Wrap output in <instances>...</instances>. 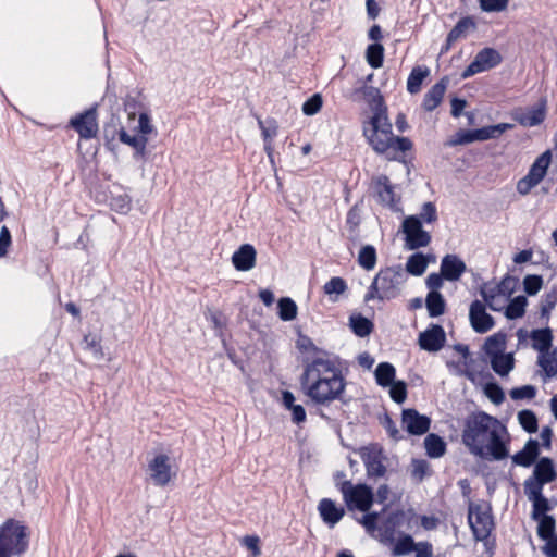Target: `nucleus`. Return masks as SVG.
<instances>
[{
	"label": "nucleus",
	"instance_id": "obj_54",
	"mask_svg": "<svg viewBox=\"0 0 557 557\" xmlns=\"http://www.w3.org/2000/svg\"><path fill=\"white\" fill-rule=\"evenodd\" d=\"M543 285V278L540 275L529 274L523 278V288L524 292L533 296L540 292Z\"/></svg>",
	"mask_w": 557,
	"mask_h": 557
},
{
	"label": "nucleus",
	"instance_id": "obj_52",
	"mask_svg": "<svg viewBox=\"0 0 557 557\" xmlns=\"http://www.w3.org/2000/svg\"><path fill=\"white\" fill-rule=\"evenodd\" d=\"M411 466V475L417 482H421L430 472V465L424 459H413Z\"/></svg>",
	"mask_w": 557,
	"mask_h": 557
},
{
	"label": "nucleus",
	"instance_id": "obj_55",
	"mask_svg": "<svg viewBox=\"0 0 557 557\" xmlns=\"http://www.w3.org/2000/svg\"><path fill=\"white\" fill-rule=\"evenodd\" d=\"M557 304V292L552 290L549 293H546L541 301V315L543 318H548L550 314V311L555 308Z\"/></svg>",
	"mask_w": 557,
	"mask_h": 557
},
{
	"label": "nucleus",
	"instance_id": "obj_11",
	"mask_svg": "<svg viewBox=\"0 0 557 557\" xmlns=\"http://www.w3.org/2000/svg\"><path fill=\"white\" fill-rule=\"evenodd\" d=\"M403 232L406 235V245L410 250L426 247L431 242V235L422 228V223L416 215L407 216L404 220Z\"/></svg>",
	"mask_w": 557,
	"mask_h": 557
},
{
	"label": "nucleus",
	"instance_id": "obj_38",
	"mask_svg": "<svg viewBox=\"0 0 557 557\" xmlns=\"http://www.w3.org/2000/svg\"><path fill=\"white\" fill-rule=\"evenodd\" d=\"M528 300L524 296H517L510 300L505 310V315L509 320L522 318L525 313Z\"/></svg>",
	"mask_w": 557,
	"mask_h": 557
},
{
	"label": "nucleus",
	"instance_id": "obj_41",
	"mask_svg": "<svg viewBox=\"0 0 557 557\" xmlns=\"http://www.w3.org/2000/svg\"><path fill=\"white\" fill-rule=\"evenodd\" d=\"M366 59L371 67H381L384 60V47L379 42L369 45L366 51Z\"/></svg>",
	"mask_w": 557,
	"mask_h": 557
},
{
	"label": "nucleus",
	"instance_id": "obj_39",
	"mask_svg": "<svg viewBox=\"0 0 557 557\" xmlns=\"http://www.w3.org/2000/svg\"><path fill=\"white\" fill-rule=\"evenodd\" d=\"M377 260L376 249L372 245L363 246L358 255V263L361 268L367 271L373 270L375 268Z\"/></svg>",
	"mask_w": 557,
	"mask_h": 557
},
{
	"label": "nucleus",
	"instance_id": "obj_23",
	"mask_svg": "<svg viewBox=\"0 0 557 557\" xmlns=\"http://www.w3.org/2000/svg\"><path fill=\"white\" fill-rule=\"evenodd\" d=\"M448 85V78L443 77L440 82L431 87V89L424 95L423 108L425 111H433L436 109L443 100L446 88Z\"/></svg>",
	"mask_w": 557,
	"mask_h": 557
},
{
	"label": "nucleus",
	"instance_id": "obj_15",
	"mask_svg": "<svg viewBox=\"0 0 557 557\" xmlns=\"http://www.w3.org/2000/svg\"><path fill=\"white\" fill-rule=\"evenodd\" d=\"M401 424L408 433L412 435H422L430 429L431 420L424 414H420L416 409H404L401 413Z\"/></svg>",
	"mask_w": 557,
	"mask_h": 557
},
{
	"label": "nucleus",
	"instance_id": "obj_46",
	"mask_svg": "<svg viewBox=\"0 0 557 557\" xmlns=\"http://www.w3.org/2000/svg\"><path fill=\"white\" fill-rule=\"evenodd\" d=\"M480 294H481L482 298L484 299V301L486 302V305L491 308V310H493V311L500 310L499 306H494V300H496L497 298H502V294L496 289V284L492 285V284L485 283L481 287Z\"/></svg>",
	"mask_w": 557,
	"mask_h": 557
},
{
	"label": "nucleus",
	"instance_id": "obj_19",
	"mask_svg": "<svg viewBox=\"0 0 557 557\" xmlns=\"http://www.w3.org/2000/svg\"><path fill=\"white\" fill-rule=\"evenodd\" d=\"M465 261L457 255H446L442 258L440 271L446 281L456 282L466 272Z\"/></svg>",
	"mask_w": 557,
	"mask_h": 557
},
{
	"label": "nucleus",
	"instance_id": "obj_44",
	"mask_svg": "<svg viewBox=\"0 0 557 557\" xmlns=\"http://www.w3.org/2000/svg\"><path fill=\"white\" fill-rule=\"evenodd\" d=\"M537 521V535L542 540H547L554 536L556 521L553 516L542 517L540 519H533Z\"/></svg>",
	"mask_w": 557,
	"mask_h": 557
},
{
	"label": "nucleus",
	"instance_id": "obj_7",
	"mask_svg": "<svg viewBox=\"0 0 557 557\" xmlns=\"http://www.w3.org/2000/svg\"><path fill=\"white\" fill-rule=\"evenodd\" d=\"M337 486L349 509H358L362 512H367L371 508L374 495L370 486L366 484L352 485L350 481L337 483Z\"/></svg>",
	"mask_w": 557,
	"mask_h": 557
},
{
	"label": "nucleus",
	"instance_id": "obj_9",
	"mask_svg": "<svg viewBox=\"0 0 557 557\" xmlns=\"http://www.w3.org/2000/svg\"><path fill=\"white\" fill-rule=\"evenodd\" d=\"M358 454L364 463L367 475L369 478L376 479L385 475V456L383 454V449L377 444L363 446L358 450Z\"/></svg>",
	"mask_w": 557,
	"mask_h": 557
},
{
	"label": "nucleus",
	"instance_id": "obj_18",
	"mask_svg": "<svg viewBox=\"0 0 557 557\" xmlns=\"http://www.w3.org/2000/svg\"><path fill=\"white\" fill-rule=\"evenodd\" d=\"M150 478L156 485L164 486L171 480V466L169 457L158 455L149 462Z\"/></svg>",
	"mask_w": 557,
	"mask_h": 557
},
{
	"label": "nucleus",
	"instance_id": "obj_63",
	"mask_svg": "<svg viewBox=\"0 0 557 557\" xmlns=\"http://www.w3.org/2000/svg\"><path fill=\"white\" fill-rule=\"evenodd\" d=\"M12 244L11 233L5 225L0 227V258L7 256L9 247Z\"/></svg>",
	"mask_w": 557,
	"mask_h": 557
},
{
	"label": "nucleus",
	"instance_id": "obj_8",
	"mask_svg": "<svg viewBox=\"0 0 557 557\" xmlns=\"http://www.w3.org/2000/svg\"><path fill=\"white\" fill-rule=\"evenodd\" d=\"M550 162L552 152L549 150L540 154L530 166L527 175L517 182V191L522 196L528 195L544 180Z\"/></svg>",
	"mask_w": 557,
	"mask_h": 557
},
{
	"label": "nucleus",
	"instance_id": "obj_31",
	"mask_svg": "<svg viewBox=\"0 0 557 557\" xmlns=\"http://www.w3.org/2000/svg\"><path fill=\"white\" fill-rule=\"evenodd\" d=\"M424 447L430 458H440L446 451V443L437 434H428L424 438Z\"/></svg>",
	"mask_w": 557,
	"mask_h": 557
},
{
	"label": "nucleus",
	"instance_id": "obj_45",
	"mask_svg": "<svg viewBox=\"0 0 557 557\" xmlns=\"http://www.w3.org/2000/svg\"><path fill=\"white\" fill-rule=\"evenodd\" d=\"M474 24L471 21L470 17L461 18L448 33V46H451L454 42H456L458 39L463 37L467 33V30L470 27H473Z\"/></svg>",
	"mask_w": 557,
	"mask_h": 557
},
{
	"label": "nucleus",
	"instance_id": "obj_13",
	"mask_svg": "<svg viewBox=\"0 0 557 557\" xmlns=\"http://www.w3.org/2000/svg\"><path fill=\"white\" fill-rule=\"evenodd\" d=\"M547 101L542 98L536 106L527 109H516L512 111V119L523 127H534L540 125L546 117Z\"/></svg>",
	"mask_w": 557,
	"mask_h": 557
},
{
	"label": "nucleus",
	"instance_id": "obj_5",
	"mask_svg": "<svg viewBox=\"0 0 557 557\" xmlns=\"http://www.w3.org/2000/svg\"><path fill=\"white\" fill-rule=\"evenodd\" d=\"M29 544V532L22 522L8 519L0 525V557L24 554Z\"/></svg>",
	"mask_w": 557,
	"mask_h": 557
},
{
	"label": "nucleus",
	"instance_id": "obj_53",
	"mask_svg": "<svg viewBox=\"0 0 557 557\" xmlns=\"http://www.w3.org/2000/svg\"><path fill=\"white\" fill-rule=\"evenodd\" d=\"M389 387L391 398L397 404H403L407 398V384L404 381H395Z\"/></svg>",
	"mask_w": 557,
	"mask_h": 557
},
{
	"label": "nucleus",
	"instance_id": "obj_56",
	"mask_svg": "<svg viewBox=\"0 0 557 557\" xmlns=\"http://www.w3.org/2000/svg\"><path fill=\"white\" fill-rule=\"evenodd\" d=\"M509 395L513 400L532 399L536 395V388L533 385H523L512 388Z\"/></svg>",
	"mask_w": 557,
	"mask_h": 557
},
{
	"label": "nucleus",
	"instance_id": "obj_64",
	"mask_svg": "<svg viewBox=\"0 0 557 557\" xmlns=\"http://www.w3.org/2000/svg\"><path fill=\"white\" fill-rule=\"evenodd\" d=\"M414 557H433V545L428 541L416 543Z\"/></svg>",
	"mask_w": 557,
	"mask_h": 557
},
{
	"label": "nucleus",
	"instance_id": "obj_42",
	"mask_svg": "<svg viewBox=\"0 0 557 557\" xmlns=\"http://www.w3.org/2000/svg\"><path fill=\"white\" fill-rule=\"evenodd\" d=\"M278 317L283 321H292L297 315V305L289 297H283L277 301Z\"/></svg>",
	"mask_w": 557,
	"mask_h": 557
},
{
	"label": "nucleus",
	"instance_id": "obj_33",
	"mask_svg": "<svg viewBox=\"0 0 557 557\" xmlns=\"http://www.w3.org/2000/svg\"><path fill=\"white\" fill-rule=\"evenodd\" d=\"M429 74L430 70L426 66H414L407 79V90L412 95L419 92Z\"/></svg>",
	"mask_w": 557,
	"mask_h": 557
},
{
	"label": "nucleus",
	"instance_id": "obj_60",
	"mask_svg": "<svg viewBox=\"0 0 557 557\" xmlns=\"http://www.w3.org/2000/svg\"><path fill=\"white\" fill-rule=\"evenodd\" d=\"M421 223H433L437 220V210L433 202H424L419 215H417Z\"/></svg>",
	"mask_w": 557,
	"mask_h": 557
},
{
	"label": "nucleus",
	"instance_id": "obj_61",
	"mask_svg": "<svg viewBox=\"0 0 557 557\" xmlns=\"http://www.w3.org/2000/svg\"><path fill=\"white\" fill-rule=\"evenodd\" d=\"M113 210L120 213H127L131 210V198L127 195H119L111 198L110 202Z\"/></svg>",
	"mask_w": 557,
	"mask_h": 557
},
{
	"label": "nucleus",
	"instance_id": "obj_2",
	"mask_svg": "<svg viewBox=\"0 0 557 557\" xmlns=\"http://www.w3.org/2000/svg\"><path fill=\"white\" fill-rule=\"evenodd\" d=\"M306 395L318 405L339 399L345 391V379L337 357L321 352L307 362L301 377Z\"/></svg>",
	"mask_w": 557,
	"mask_h": 557
},
{
	"label": "nucleus",
	"instance_id": "obj_4",
	"mask_svg": "<svg viewBox=\"0 0 557 557\" xmlns=\"http://www.w3.org/2000/svg\"><path fill=\"white\" fill-rule=\"evenodd\" d=\"M407 274L400 264L381 269L364 295V301H391L400 296Z\"/></svg>",
	"mask_w": 557,
	"mask_h": 557
},
{
	"label": "nucleus",
	"instance_id": "obj_29",
	"mask_svg": "<svg viewBox=\"0 0 557 557\" xmlns=\"http://www.w3.org/2000/svg\"><path fill=\"white\" fill-rule=\"evenodd\" d=\"M119 139L135 149L134 158H144L146 153L147 138L129 135L124 128L119 132Z\"/></svg>",
	"mask_w": 557,
	"mask_h": 557
},
{
	"label": "nucleus",
	"instance_id": "obj_22",
	"mask_svg": "<svg viewBox=\"0 0 557 557\" xmlns=\"http://www.w3.org/2000/svg\"><path fill=\"white\" fill-rule=\"evenodd\" d=\"M537 364L542 369V379L544 382L557 377V348L541 352L537 356Z\"/></svg>",
	"mask_w": 557,
	"mask_h": 557
},
{
	"label": "nucleus",
	"instance_id": "obj_47",
	"mask_svg": "<svg viewBox=\"0 0 557 557\" xmlns=\"http://www.w3.org/2000/svg\"><path fill=\"white\" fill-rule=\"evenodd\" d=\"M518 421L528 433L537 431V418L532 410L524 409L518 412Z\"/></svg>",
	"mask_w": 557,
	"mask_h": 557
},
{
	"label": "nucleus",
	"instance_id": "obj_24",
	"mask_svg": "<svg viewBox=\"0 0 557 557\" xmlns=\"http://www.w3.org/2000/svg\"><path fill=\"white\" fill-rule=\"evenodd\" d=\"M540 454L539 443L536 440L530 438L524 447L512 456V462L521 467H530L534 463Z\"/></svg>",
	"mask_w": 557,
	"mask_h": 557
},
{
	"label": "nucleus",
	"instance_id": "obj_30",
	"mask_svg": "<svg viewBox=\"0 0 557 557\" xmlns=\"http://www.w3.org/2000/svg\"><path fill=\"white\" fill-rule=\"evenodd\" d=\"M515 127L513 124L510 123H499L496 125H488L484 126L482 128H476V135L479 141H484L488 139H497L499 138L505 132L510 131Z\"/></svg>",
	"mask_w": 557,
	"mask_h": 557
},
{
	"label": "nucleus",
	"instance_id": "obj_37",
	"mask_svg": "<svg viewBox=\"0 0 557 557\" xmlns=\"http://www.w3.org/2000/svg\"><path fill=\"white\" fill-rule=\"evenodd\" d=\"M347 289V284L344 278L334 276L327 281L323 286V292L329 296L331 301H337L339 295L344 294Z\"/></svg>",
	"mask_w": 557,
	"mask_h": 557
},
{
	"label": "nucleus",
	"instance_id": "obj_58",
	"mask_svg": "<svg viewBox=\"0 0 557 557\" xmlns=\"http://www.w3.org/2000/svg\"><path fill=\"white\" fill-rule=\"evenodd\" d=\"M322 97L319 94H314L309 99H307L302 104V112L306 115H314L317 114L322 107Z\"/></svg>",
	"mask_w": 557,
	"mask_h": 557
},
{
	"label": "nucleus",
	"instance_id": "obj_51",
	"mask_svg": "<svg viewBox=\"0 0 557 557\" xmlns=\"http://www.w3.org/2000/svg\"><path fill=\"white\" fill-rule=\"evenodd\" d=\"M517 286V280L510 275H506L496 284V289L502 294V298L506 300L511 296Z\"/></svg>",
	"mask_w": 557,
	"mask_h": 557
},
{
	"label": "nucleus",
	"instance_id": "obj_17",
	"mask_svg": "<svg viewBox=\"0 0 557 557\" xmlns=\"http://www.w3.org/2000/svg\"><path fill=\"white\" fill-rule=\"evenodd\" d=\"M374 189L382 205L392 210H398L399 199L396 198L394 186L386 175H380L374 180Z\"/></svg>",
	"mask_w": 557,
	"mask_h": 557
},
{
	"label": "nucleus",
	"instance_id": "obj_14",
	"mask_svg": "<svg viewBox=\"0 0 557 557\" xmlns=\"http://www.w3.org/2000/svg\"><path fill=\"white\" fill-rule=\"evenodd\" d=\"M469 319L476 333H486L494 326L493 317L486 312L485 305L480 300L470 305Z\"/></svg>",
	"mask_w": 557,
	"mask_h": 557
},
{
	"label": "nucleus",
	"instance_id": "obj_16",
	"mask_svg": "<svg viewBox=\"0 0 557 557\" xmlns=\"http://www.w3.org/2000/svg\"><path fill=\"white\" fill-rule=\"evenodd\" d=\"M446 341L444 329L438 324H432L419 335V346L426 351H438L443 348Z\"/></svg>",
	"mask_w": 557,
	"mask_h": 557
},
{
	"label": "nucleus",
	"instance_id": "obj_36",
	"mask_svg": "<svg viewBox=\"0 0 557 557\" xmlns=\"http://www.w3.org/2000/svg\"><path fill=\"white\" fill-rule=\"evenodd\" d=\"M426 267L428 260L425 256L421 252H416L408 258L406 269L404 271L406 274L409 273L414 276H420L425 272Z\"/></svg>",
	"mask_w": 557,
	"mask_h": 557
},
{
	"label": "nucleus",
	"instance_id": "obj_20",
	"mask_svg": "<svg viewBox=\"0 0 557 557\" xmlns=\"http://www.w3.org/2000/svg\"><path fill=\"white\" fill-rule=\"evenodd\" d=\"M232 262L238 271H249L256 263V249L250 244L242 245L232 257Z\"/></svg>",
	"mask_w": 557,
	"mask_h": 557
},
{
	"label": "nucleus",
	"instance_id": "obj_6",
	"mask_svg": "<svg viewBox=\"0 0 557 557\" xmlns=\"http://www.w3.org/2000/svg\"><path fill=\"white\" fill-rule=\"evenodd\" d=\"M468 523L476 541L486 540L494 529V519L490 504L470 502L468 506Z\"/></svg>",
	"mask_w": 557,
	"mask_h": 557
},
{
	"label": "nucleus",
	"instance_id": "obj_3",
	"mask_svg": "<svg viewBox=\"0 0 557 557\" xmlns=\"http://www.w3.org/2000/svg\"><path fill=\"white\" fill-rule=\"evenodd\" d=\"M366 97L373 100V115L369 126L363 127V135L371 148L388 161H401L406 151L412 148L411 141L406 137L393 134L392 123L387 116V109L377 88L364 87Z\"/></svg>",
	"mask_w": 557,
	"mask_h": 557
},
{
	"label": "nucleus",
	"instance_id": "obj_49",
	"mask_svg": "<svg viewBox=\"0 0 557 557\" xmlns=\"http://www.w3.org/2000/svg\"><path fill=\"white\" fill-rule=\"evenodd\" d=\"M473 141H479L478 135H476V129H469V131L460 129L454 135V137H451L447 141V145L453 147V146H458V145H467V144H470Z\"/></svg>",
	"mask_w": 557,
	"mask_h": 557
},
{
	"label": "nucleus",
	"instance_id": "obj_34",
	"mask_svg": "<svg viewBox=\"0 0 557 557\" xmlns=\"http://www.w3.org/2000/svg\"><path fill=\"white\" fill-rule=\"evenodd\" d=\"M506 334L500 332L487 337L484 343L485 354L490 358L503 354L506 349Z\"/></svg>",
	"mask_w": 557,
	"mask_h": 557
},
{
	"label": "nucleus",
	"instance_id": "obj_57",
	"mask_svg": "<svg viewBox=\"0 0 557 557\" xmlns=\"http://www.w3.org/2000/svg\"><path fill=\"white\" fill-rule=\"evenodd\" d=\"M84 344L85 348L90 350L96 359H102L103 351L98 336L91 334L85 335Z\"/></svg>",
	"mask_w": 557,
	"mask_h": 557
},
{
	"label": "nucleus",
	"instance_id": "obj_35",
	"mask_svg": "<svg viewBox=\"0 0 557 557\" xmlns=\"http://www.w3.org/2000/svg\"><path fill=\"white\" fill-rule=\"evenodd\" d=\"M374 374L377 385L387 387L395 382L396 370L392 363L381 362L377 364Z\"/></svg>",
	"mask_w": 557,
	"mask_h": 557
},
{
	"label": "nucleus",
	"instance_id": "obj_43",
	"mask_svg": "<svg viewBox=\"0 0 557 557\" xmlns=\"http://www.w3.org/2000/svg\"><path fill=\"white\" fill-rule=\"evenodd\" d=\"M350 326L357 336L364 337L372 332V322L362 315L350 317Z\"/></svg>",
	"mask_w": 557,
	"mask_h": 557
},
{
	"label": "nucleus",
	"instance_id": "obj_62",
	"mask_svg": "<svg viewBox=\"0 0 557 557\" xmlns=\"http://www.w3.org/2000/svg\"><path fill=\"white\" fill-rule=\"evenodd\" d=\"M508 5V0H480V7L484 12H500Z\"/></svg>",
	"mask_w": 557,
	"mask_h": 557
},
{
	"label": "nucleus",
	"instance_id": "obj_25",
	"mask_svg": "<svg viewBox=\"0 0 557 557\" xmlns=\"http://www.w3.org/2000/svg\"><path fill=\"white\" fill-rule=\"evenodd\" d=\"M533 476L541 480L542 483H550L557 479V472L554 462L548 457H542L535 463Z\"/></svg>",
	"mask_w": 557,
	"mask_h": 557
},
{
	"label": "nucleus",
	"instance_id": "obj_10",
	"mask_svg": "<svg viewBox=\"0 0 557 557\" xmlns=\"http://www.w3.org/2000/svg\"><path fill=\"white\" fill-rule=\"evenodd\" d=\"M503 61L500 53L494 48H484L480 50L473 61L462 72L463 79L469 78L475 74L488 71L496 67Z\"/></svg>",
	"mask_w": 557,
	"mask_h": 557
},
{
	"label": "nucleus",
	"instance_id": "obj_27",
	"mask_svg": "<svg viewBox=\"0 0 557 557\" xmlns=\"http://www.w3.org/2000/svg\"><path fill=\"white\" fill-rule=\"evenodd\" d=\"M531 338L533 341L532 347L537 350L539 354L554 349L552 345L553 335L548 327L532 331Z\"/></svg>",
	"mask_w": 557,
	"mask_h": 557
},
{
	"label": "nucleus",
	"instance_id": "obj_32",
	"mask_svg": "<svg viewBox=\"0 0 557 557\" xmlns=\"http://www.w3.org/2000/svg\"><path fill=\"white\" fill-rule=\"evenodd\" d=\"M425 306L431 318H436L445 312L446 302L440 292H429L425 298Z\"/></svg>",
	"mask_w": 557,
	"mask_h": 557
},
{
	"label": "nucleus",
	"instance_id": "obj_50",
	"mask_svg": "<svg viewBox=\"0 0 557 557\" xmlns=\"http://www.w3.org/2000/svg\"><path fill=\"white\" fill-rule=\"evenodd\" d=\"M545 483H542L541 480L534 478L533 475L530 476L524 481V494L528 497L529 500H532L536 497H540L543 495V486Z\"/></svg>",
	"mask_w": 557,
	"mask_h": 557
},
{
	"label": "nucleus",
	"instance_id": "obj_40",
	"mask_svg": "<svg viewBox=\"0 0 557 557\" xmlns=\"http://www.w3.org/2000/svg\"><path fill=\"white\" fill-rule=\"evenodd\" d=\"M416 548V542L409 534L400 535L392 548L393 556H407Z\"/></svg>",
	"mask_w": 557,
	"mask_h": 557
},
{
	"label": "nucleus",
	"instance_id": "obj_48",
	"mask_svg": "<svg viewBox=\"0 0 557 557\" xmlns=\"http://www.w3.org/2000/svg\"><path fill=\"white\" fill-rule=\"evenodd\" d=\"M532 512L531 518L532 519H540L542 517H547V512L553 509V507L549 505L548 499L542 495L540 497H536L532 500Z\"/></svg>",
	"mask_w": 557,
	"mask_h": 557
},
{
	"label": "nucleus",
	"instance_id": "obj_26",
	"mask_svg": "<svg viewBox=\"0 0 557 557\" xmlns=\"http://www.w3.org/2000/svg\"><path fill=\"white\" fill-rule=\"evenodd\" d=\"M404 521L405 513L401 510L392 512L387 516L381 527L382 534L386 541L393 542L395 540L397 529L403 525Z\"/></svg>",
	"mask_w": 557,
	"mask_h": 557
},
{
	"label": "nucleus",
	"instance_id": "obj_21",
	"mask_svg": "<svg viewBox=\"0 0 557 557\" xmlns=\"http://www.w3.org/2000/svg\"><path fill=\"white\" fill-rule=\"evenodd\" d=\"M318 510L322 520L330 527L333 528L345 515L343 507H337L336 504L330 498H323L320 500Z\"/></svg>",
	"mask_w": 557,
	"mask_h": 557
},
{
	"label": "nucleus",
	"instance_id": "obj_12",
	"mask_svg": "<svg viewBox=\"0 0 557 557\" xmlns=\"http://www.w3.org/2000/svg\"><path fill=\"white\" fill-rule=\"evenodd\" d=\"M70 125L78 133L83 139H91L98 134L97 107L94 106L83 113L72 117Z\"/></svg>",
	"mask_w": 557,
	"mask_h": 557
},
{
	"label": "nucleus",
	"instance_id": "obj_28",
	"mask_svg": "<svg viewBox=\"0 0 557 557\" xmlns=\"http://www.w3.org/2000/svg\"><path fill=\"white\" fill-rule=\"evenodd\" d=\"M491 367L495 373L500 376H506L515 367V358L511 352L499 354L490 358Z\"/></svg>",
	"mask_w": 557,
	"mask_h": 557
},
{
	"label": "nucleus",
	"instance_id": "obj_1",
	"mask_svg": "<svg viewBox=\"0 0 557 557\" xmlns=\"http://www.w3.org/2000/svg\"><path fill=\"white\" fill-rule=\"evenodd\" d=\"M506 436L507 428L497 418L479 411L466 420L462 443L475 457L503 460L509 455Z\"/></svg>",
	"mask_w": 557,
	"mask_h": 557
},
{
	"label": "nucleus",
	"instance_id": "obj_59",
	"mask_svg": "<svg viewBox=\"0 0 557 557\" xmlns=\"http://www.w3.org/2000/svg\"><path fill=\"white\" fill-rule=\"evenodd\" d=\"M485 395L495 404L500 405L505 400V394L502 387L496 383H490L485 386Z\"/></svg>",
	"mask_w": 557,
	"mask_h": 557
}]
</instances>
